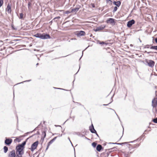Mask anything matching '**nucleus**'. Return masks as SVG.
<instances>
[{
  "instance_id": "nucleus-14",
  "label": "nucleus",
  "mask_w": 157,
  "mask_h": 157,
  "mask_svg": "<svg viewBox=\"0 0 157 157\" xmlns=\"http://www.w3.org/2000/svg\"><path fill=\"white\" fill-rule=\"evenodd\" d=\"M135 23V21L134 20H132L131 21H128L127 24V26L128 27H130Z\"/></svg>"
},
{
  "instance_id": "nucleus-21",
  "label": "nucleus",
  "mask_w": 157,
  "mask_h": 157,
  "mask_svg": "<svg viewBox=\"0 0 157 157\" xmlns=\"http://www.w3.org/2000/svg\"><path fill=\"white\" fill-rule=\"evenodd\" d=\"M79 9V8H75L74 9H71V12H77L78 10Z\"/></svg>"
},
{
  "instance_id": "nucleus-53",
  "label": "nucleus",
  "mask_w": 157,
  "mask_h": 157,
  "mask_svg": "<svg viewBox=\"0 0 157 157\" xmlns=\"http://www.w3.org/2000/svg\"><path fill=\"white\" fill-rule=\"evenodd\" d=\"M70 143H71V144L72 146L73 147V144H72V143H71V141H70Z\"/></svg>"
},
{
  "instance_id": "nucleus-58",
  "label": "nucleus",
  "mask_w": 157,
  "mask_h": 157,
  "mask_svg": "<svg viewBox=\"0 0 157 157\" xmlns=\"http://www.w3.org/2000/svg\"><path fill=\"white\" fill-rule=\"evenodd\" d=\"M106 144H105V143H104V144H103V145H104V146H105V145H106Z\"/></svg>"
},
{
  "instance_id": "nucleus-44",
  "label": "nucleus",
  "mask_w": 157,
  "mask_h": 157,
  "mask_svg": "<svg viewBox=\"0 0 157 157\" xmlns=\"http://www.w3.org/2000/svg\"><path fill=\"white\" fill-rule=\"evenodd\" d=\"M115 113H116V114L117 116L118 117V119H119L120 121H120V120L119 117L118 116V115H117V114L115 112Z\"/></svg>"
},
{
  "instance_id": "nucleus-8",
  "label": "nucleus",
  "mask_w": 157,
  "mask_h": 157,
  "mask_svg": "<svg viewBox=\"0 0 157 157\" xmlns=\"http://www.w3.org/2000/svg\"><path fill=\"white\" fill-rule=\"evenodd\" d=\"M146 62L147 63L148 66L151 67H153L155 64V62L151 60H147Z\"/></svg>"
},
{
  "instance_id": "nucleus-48",
  "label": "nucleus",
  "mask_w": 157,
  "mask_h": 157,
  "mask_svg": "<svg viewBox=\"0 0 157 157\" xmlns=\"http://www.w3.org/2000/svg\"><path fill=\"white\" fill-rule=\"evenodd\" d=\"M96 135L98 137H99V135H98V134H97V132H96V133H95Z\"/></svg>"
},
{
  "instance_id": "nucleus-5",
  "label": "nucleus",
  "mask_w": 157,
  "mask_h": 157,
  "mask_svg": "<svg viewBox=\"0 0 157 157\" xmlns=\"http://www.w3.org/2000/svg\"><path fill=\"white\" fill-rule=\"evenodd\" d=\"M13 140L12 139L6 137L5 140V144L8 146H9L12 142Z\"/></svg>"
},
{
  "instance_id": "nucleus-23",
  "label": "nucleus",
  "mask_w": 157,
  "mask_h": 157,
  "mask_svg": "<svg viewBox=\"0 0 157 157\" xmlns=\"http://www.w3.org/2000/svg\"><path fill=\"white\" fill-rule=\"evenodd\" d=\"M31 3L30 2H29L28 4V7L29 10L30 12L31 10Z\"/></svg>"
},
{
  "instance_id": "nucleus-18",
  "label": "nucleus",
  "mask_w": 157,
  "mask_h": 157,
  "mask_svg": "<svg viewBox=\"0 0 157 157\" xmlns=\"http://www.w3.org/2000/svg\"><path fill=\"white\" fill-rule=\"evenodd\" d=\"M127 142H124V143H111L109 142L108 143V144H116L117 145H122L123 144H127Z\"/></svg>"
},
{
  "instance_id": "nucleus-22",
  "label": "nucleus",
  "mask_w": 157,
  "mask_h": 157,
  "mask_svg": "<svg viewBox=\"0 0 157 157\" xmlns=\"http://www.w3.org/2000/svg\"><path fill=\"white\" fill-rule=\"evenodd\" d=\"M106 2L107 4L111 5L112 3V2L111 0H106Z\"/></svg>"
},
{
  "instance_id": "nucleus-37",
  "label": "nucleus",
  "mask_w": 157,
  "mask_h": 157,
  "mask_svg": "<svg viewBox=\"0 0 157 157\" xmlns=\"http://www.w3.org/2000/svg\"><path fill=\"white\" fill-rule=\"evenodd\" d=\"M90 5L92 6V7L93 8H94L95 7V5L94 4V3H91L90 4Z\"/></svg>"
},
{
  "instance_id": "nucleus-31",
  "label": "nucleus",
  "mask_w": 157,
  "mask_h": 157,
  "mask_svg": "<svg viewBox=\"0 0 157 157\" xmlns=\"http://www.w3.org/2000/svg\"><path fill=\"white\" fill-rule=\"evenodd\" d=\"M37 128H38V127H36V128H35L33 131H32L29 132H27V133L28 134V133H32L33 132L35 131L36 130H37Z\"/></svg>"
},
{
  "instance_id": "nucleus-43",
  "label": "nucleus",
  "mask_w": 157,
  "mask_h": 157,
  "mask_svg": "<svg viewBox=\"0 0 157 157\" xmlns=\"http://www.w3.org/2000/svg\"><path fill=\"white\" fill-rule=\"evenodd\" d=\"M55 126L56 127H61V128H62V127L61 126L59 125H55Z\"/></svg>"
},
{
  "instance_id": "nucleus-32",
  "label": "nucleus",
  "mask_w": 157,
  "mask_h": 157,
  "mask_svg": "<svg viewBox=\"0 0 157 157\" xmlns=\"http://www.w3.org/2000/svg\"><path fill=\"white\" fill-rule=\"evenodd\" d=\"M152 121L155 123H157V117L154 118Z\"/></svg>"
},
{
  "instance_id": "nucleus-46",
  "label": "nucleus",
  "mask_w": 157,
  "mask_h": 157,
  "mask_svg": "<svg viewBox=\"0 0 157 157\" xmlns=\"http://www.w3.org/2000/svg\"><path fill=\"white\" fill-rule=\"evenodd\" d=\"M145 47L147 48H149V45H146Z\"/></svg>"
},
{
  "instance_id": "nucleus-56",
  "label": "nucleus",
  "mask_w": 157,
  "mask_h": 157,
  "mask_svg": "<svg viewBox=\"0 0 157 157\" xmlns=\"http://www.w3.org/2000/svg\"><path fill=\"white\" fill-rule=\"evenodd\" d=\"M155 108V111H156V112H157V109L156 108Z\"/></svg>"
},
{
  "instance_id": "nucleus-34",
  "label": "nucleus",
  "mask_w": 157,
  "mask_h": 157,
  "mask_svg": "<svg viewBox=\"0 0 157 157\" xmlns=\"http://www.w3.org/2000/svg\"><path fill=\"white\" fill-rule=\"evenodd\" d=\"M23 15L22 13H20V14L19 18L20 19H22L23 17Z\"/></svg>"
},
{
  "instance_id": "nucleus-24",
  "label": "nucleus",
  "mask_w": 157,
  "mask_h": 157,
  "mask_svg": "<svg viewBox=\"0 0 157 157\" xmlns=\"http://www.w3.org/2000/svg\"><path fill=\"white\" fill-rule=\"evenodd\" d=\"M121 5V2L120 1L116 2V5L117 7H119Z\"/></svg>"
},
{
  "instance_id": "nucleus-19",
  "label": "nucleus",
  "mask_w": 157,
  "mask_h": 157,
  "mask_svg": "<svg viewBox=\"0 0 157 157\" xmlns=\"http://www.w3.org/2000/svg\"><path fill=\"white\" fill-rule=\"evenodd\" d=\"M57 137V136L54 137L53 139L50 140L49 142L48 143L50 145L52 144L56 140Z\"/></svg>"
},
{
  "instance_id": "nucleus-52",
  "label": "nucleus",
  "mask_w": 157,
  "mask_h": 157,
  "mask_svg": "<svg viewBox=\"0 0 157 157\" xmlns=\"http://www.w3.org/2000/svg\"><path fill=\"white\" fill-rule=\"evenodd\" d=\"M54 135H59V133H55Z\"/></svg>"
},
{
  "instance_id": "nucleus-45",
  "label": "nucleus",
  "mask_w": 157,
  "mask_h": 157,
  "mask_svg": "<svg viewBox=\"0 0 157 157\" xmlns=\"http://www.w3.org/2000/svg\"><path fill=\"white\" fill-rule=\"evenodd\" d=\"M155 42L157 43V38H155Z\"/></svg>"
},
{
  "instance_id": "nucleus-38",
  "label": "nucleus",
  "mask_w": 157,
  "mask_h": 157,
  "mask_svg": "<svg viewBox=\"0 0 157 157\" xmlns=\"http://www.w3.org/2000/svg\"><path fill=\"white\" fill-rule=\"evenodd\" d=\"M50 145L48 143V145H47V147L46 149V150H45V151H46L48 149L49 146Z\"/></svg>"
},
{
  "instance_id": "nucleus-17",
  "label": "nucleus",
  "mask_w": 157,
  "mask_h": 157,
  "mask_svg": "<svg viewBox=\"0 0 157 157\" xmlns=\"http://www.w3.org/2000/svg\"><path fill=\"white\" fill-rule=\"evenodd\" d=\"M103 149V148L101 144H98L96 147V150L99 152H100Z\"/></svg>"
},
{
  "instance_id": "nucleus-7",
  "label": "nucleus",
  "mask_w": 157,
  "mask_h": 157,
  "mask_svg": "<svg viewBox=\"0 0 157 157\" xmlns=\"http://www.w3.org/2000/svg\"><path fill=\"white\" fill-rule=\"evenodd\" d=\"M8 157H18L16 154L15 151L14 150H13L9 152Z\"/></svg>"
},
{
  "instance_id": "nucleus-1",
  "label": "nucleus",
  "mask_w": 157,
  "mask_h": 157,
  "mask_svg": "<svg viewBox=\"0 0 157 157\" xmlns=\"http://www.w3.org/2000/svg\"><path fill=\"white\" fill-rule=\"evenodd\" d=\"M29 138H27L25 141L23 142L21 144H18L15 147V153L18 157H22L24 154V149L25 146Z\"/></svg>"
},
{
  "instance_id": "nucleus-15",
  "label": "nucleus",
  "mask_w": 157,
  "mask_h": 157,
  "mask_svg": "<svg viewBox=\"0 0 157 157\" xmlns=\"http://www.w3.org/2000/svg\"><path fill=\"white\" fill-rule=\"evenodd\" d=\"M105 25H101L100 26L96 28V29L95 30V32L101 31L105 27Z\"/></svg>"
},
{
  "instance_id": "nucleus-25",
  "label": "nucleus",
  "mask_w": 157,
  "mask_h": 157,
  "mask_svg": "<svg viewBox=\"0 0 157 157\" xmlns=\"http://www.w3.org/2000/svg\"><path fill=\"white\" fill-rule=\"evenodd\" d=\"M40 134V132H39V131H37V133L35 134H33V135H32V136H29L28 138H29V139L30 138H31L32 137H33V136L35 135H39Z\"/></svg>"
},
{
  "instance_id": "nucleus-57",
  "label": "nucleus",
  "mask_w": 157,
  "mask_h": 157,
  "mask_svg": "<svg viewBox=\"0 0 157 157\" xmlns=\"http://www.w3.org/2000/svg\"><path fill=\"white\" fill-rule=\"evenodd\" d=\"M64 129L63 130H62V132H64Z\"/></svg>"
},
{
  "instance_id": "nucleus-41",
  "label": "nucleus",
  "mask_w": 157,
  "mask_h": 157,
  "mask_svg": "<svg viewBox=\"0 0 157 157\" xmlns=\"http://www.w3.org/2000/svg\"><path fill=\"white\" fill-rule=\"evenodd\" d=\"M140 146V144H136V147H139Z\"/></svg>"
},
{
  "instance_id": "nucleus-28",
  "label": "nucleus",
  "mask_w": 157,
  "mask_h": 157,
  "mask_svg": "<svg viewBox=\"0 0 157 157\" xmlns=\"http://www.w3.org/2000/svg\"><path fill=\"white\" fill-rule=\"evenodd\" d=\"M128 145H131L130 144H129ZM136 148V146H131L130 147H129V150H131V149H134V148Z\"/></svg>"
},
{
  "instance_id": "nucleus-54",
  "label": "nucleus",
  "mask_w": 157,
  "mask_h": 157,
  "mask_svg": "<svg viewBox=\"0 0 157 157\" xmlns=\"http://www.w3.org/2000/svg\"><path fill=\"white\" fill-rule=\"evenodd\" d=\"M68 139L70 141H71L70 140V138L69 137H68Z\"/></svg>"
},
{
  "instance_id": "nucleus-2",
  "label": "nucleus",
  "mask_w": 157,
  "mask_h": 157,
  "mask_svg": "<svg viewBox=\"0 0 157 157\" xmlns=\"http://www.w3.org/2000/svg\"><path fill=\"white\" fill-rule=\"evenodd\" d=\"M34 36L36 37L39 38L43 39H49L50 38V36L49 34H45L44 33L41 34L37 33L35 34Z\"/></svg>"
},
{
  "instance_id": "nucleus-42",
  "label": "nucleus",
  "mask_w": 157,
  "mask_h": 157,
  "mask_svg": "<svg viewBox=\"0 0 157 157\" xmlns=\"http://www.w3.org/2000/svg\"><path fill=\"white\" fill-rule=\"evenodd\" d=\"M111 102H111L110 103H109V104H103V106H107V105H108L110 103H111Z\"/></svg>"
},
{
  "instance_id": "nucleus-16",
  "label": "nucleus",
  "mask_w": 157,
  "mask_h": 157,
  "mask_svg": "<svg viewBox=\"0 0 157 157\" xmlns=\"http://www.w3.org/2000/svg\"><path fill=\"white\" fill-rule=\"evenodd\" d=\"M11 4L8 3L6 9V10L8 13H10L11 12Z\"/></svg>"
},
{
  "instance_id": "nucleus-35",
  "label": "nucleus",
  "mask_w": 157,
  "mask_h": 157,
  "mask_svg": "<svg viewBox=\"0 0 157 157\" xmlns=\"http://www.w3.org/2000/svg\"><path fill=\"white\" fill-rule=\"evenodd\" d=\"M117 6H115L114 7V10L113 11V12H116L117 10Z\"/></svg>"
},
{
  "instance_id": "nucleus-10",
  "label": "nucleus",
  "mask_w": 157,
  "mask_h": 157,
  "mask_svg": "<svg viewBox=\"0 0 157 157\" xmlns=\"http://www.w3.org/2000/svg\"><path fill=\"white\" fill-rule=\"evenodd\" d=\"M89 130L92 133H96V131L95 129L92 124L89 127Z\"/></svg>"
},
{
  "instance_id": "nucleus-39",
  "label": "nucleus",
  "mask_w": 157,
  "mask_h": 157,
  "mask_svg": "<svg viewBox=\"0 0 157 157\" xmlns=\"http://www.w3.org/2000/svg\"><path fill=\"white\" fill-rule=\"evenodd\" d=\"M45 138V137H44L43 136H42L41 137V140L43 141Z\"/></svg>"
},
{
  "instance_id": "nucleus-9",
  "label": "nucleus",
  "mask_w": 157,
  "mask_h": 157,
  "mask_svg": "<svg viewBox=\"0 0 157 157\" xmlns=\"http://www.w3.org/2000/svg\"><path fill=\"white\" fill-rule=\"evenodd\" d=\"M152 106L153 108H156L157 106V98H154L152 101Z\"/></svg>"
},
{
  "instance_id": "nucleus-6",
  "label": "nucleus",
  "mask_w": 157,
  "mask_h": 157,
  "mask_svg": "<svg viewBox=\"0 0 157 157\" xmlns=\"http://www.w3.org/2000/svg\"><path fill=\"white\" fill-rule=\"evenodd\" d=\"M115 148V147H113V148L109 149L108 150H110L109 152H104L101 154V157H108L110 153L111 152L112 150L113 149Z\"/></svg>"
},
{
  "instance_id": "nucleus-36",
  "label": "nucleus",
  "mask_w": 157,
  "mask_h": 157,
  "mask_svg": "<svg viewBox=\"0 0 157 157\" xmlns=\"http://www.w3.org/2000/svg\"><path fill=\"white\" fill-rule=\"evenodd\" d=\"M73 102H74V103H76L77 104H78L79 105H81V106H82L84 107V105H82V104H81L80 103H79V102H75L74 101H73Z\"/></svg>"
},
{
  "instance_id": "nucleus-47",
  "label": "nucleus",
  "mask_w": 157,
  "mask_h": 157,
  "mask_svg": "<svg viewBox=\"0 0 157 157\" xmlns=\"http://www.w3.org/2000/svg\"><path fill=\"white\" fill-rule=\"evenodd\" d=\"M113 4H114L115 5H116V2H115V1H114L113 2Z\"/></svg>"
},
{
  "instance_id": "nucleus-61",
  "label": "nucleus",
  "mask_w": 157,
  "mask_h": 157,
  "mask_svg": "<svg viewBox=\"0 0 157 157\" xmlns=\"http://www.w3.org/2000/svg\"><path fill=\"white\" fill-rule=\"evenodd\" d=\"M109 109H111V110H113V109H111V108H109Z\"/></svg>"
},
{
  "instance_id": "nucleus-12",
  "label": "nucleus",
  "mask_w": 157,
  "mask_h": 157,
  "mask_svg": "<svg viewBox=\"0 0 157 157\" xmlns=\"http://www.w3.org/2000/svg\"><path fill=\"white\" fill-rule=\"evenodd\" d=\"M89 130L92 133H96V131L95 129L92 124L89 127Z\"/></svg>"
},
{
  "instance_id": "nucleus-30",
  "label": "nucleus",
  "mask_w": 157,
  "mask_h": 157,
  "mask_svg": "<svg viewBox=\"0 0 157 157\" xmlns=\"http://www.w3.org/2000/svg\"><path fill=\"white\" fill-rule=\"evenodd\" d=\"M21 141V140L20 139L18 138H17L16 139H15L14 140V142H16V141H17L18 142H19Z\"/></svg>"
},
{
  "instance_id": "nucleus-59",
  "label": "nucleus",
  "mask_w": 157,
  "mask_h": 157,
  "mask_svg": "<svg viewBox=\"0 0 157 157\" xmlns=\"http://www.w3.org/2000/svg\"><path fill=\"white\" fill-rule=\"evenodd\" d=\"M132 152H129V153H130V154H132Z\"/></svg>"
},
{
  "instance_id": "nucleus-62",
  "label": "nucleus",
  "mask_w": 157,
  "mask_h": 157,
  "mask_svg": "<svg viewBox=\"0 0 157 157\" xmlns=\"http://www.w3.org/2000/svg\"><path fill=\"white\" fill-rule=\"evenodd\" d=\"M122 136H121V138H120V139H119V140H120L122 137Z\"/></svg>"
},
{
  "instance_id": "nucleus-33",
  "label": "nucleus",
  "mask_w": 157,
  "mask_h": 157,
  "mask_svg": "<svg viewBox=\"0 0 157 157\" xmlns=\"http://www.w3.org/2000/svg\"><path fill=\"white\" fill-rule=\"evenodd\" d=\"M3 4V0H0V7H1Z\"/></svg>"
},
{
  "instance_id": "nucleus-63",
  "label": "nucleus",
  "mask_w": 157,
  "mask_h": 157,
  "mask_svg": "<svg viewBox=\"0 0 157 157\" xmlns=\"http://www.w3.org/2000/svg\"><path fill=\"white\" fill-rule=\"evenodd\" d=\"M128 154H129V152H128V153L127 154V155H128Z\"/></svg>"
},
{
  "instance_id": "nucleus-27",
  "label": "nucleus",
  "mask_w": 157,
  "mask_h": 157,
  "mask_svg": "<svg viewBox=\"0 0 157 157\" xmlns=\"http://www.w3.org/2000/svg\"><path fill=\"white\" fill-rule=\"evenodd\" d=\"M150 48L157 50V46H152Z\"/></svg>"
},
{
  "instance_id": "nucleus-3",
  "label": "nucleus",
  "mask_w": 157,
  "mask_h": 157,
  "mask_svg": "<svg viewBox=\"0 0 157 157\" xmlns=\"http://www.w3.org/2000/svg\"><path fill=\"white\" fill-rule=\"evenodd\" d=\"M75 34L78 37H81L85 36L86 35V33L83 31H78L75 32Z\"/></svg>"
},
{
  "instance_id": "nucleus-13",
  "label": "nucleus",
  "mask_w": 157,
  "mask_h": 157,
  "mask_svg": "<svg viewBox=\"0 0 157 157\" xmlns=\"http://www.w3.org/2000/svg\"><path fill=\"white\" fill-rule=\"evenodd\" d=\"M106 22L107 23H110L111 24L113 25L115 24V19L112 18H109L108 19V20L106 21Z\"/></svg>"
},
{
  "instance_id": "nucleus-40",
  "label": "nucleus",
  "mask_w": 157,
  "mask_h": 157,
  "mask_svg": "<svg viewBox=\"0 0 157 157\" xmlns=\"http://www.w3.org/2000/svg\"><path fill=\"white\" fill-rule=\"evenodd\" d=\"M100 44H106V43L104 42H100Z\"/></svg>"
},
{
  "instance_id": "nucleus-4",
  "label": "nucleus",
  "mask_w": 157,
  "mask_h": 157,
  "mask_svg": "<svg viewBox=\"0 0 157 157\" xmlns=\"http://www.w3.org/2000/svg\"><path fill=\"white\" fill-rule=\"evenodd\" d=\"M39 143L38 141L33 143L31 145V147L30 148V150L32 151H33L37 147Z\"/></svg>"
},
{
  "instance_id": "nucleus-26",
  "label": "nucleus",
  "mask_w": 157,
  "mask_h": 157,
  "mask_svg": "<svg viewBox=\"0 0 157 157\" xmlns=\"http://www.w3.org/2000/svg\"><path fill=\"white\" fill-rule=\"evenodd\" d=\"M46 130L45 131H43L42 132V136H43L44 137H45L46 136Z\"/></svg>"
},
{
  "instance_id": "nucleus-11",
  "label": "nucleus",
  "mask_w": 157,
  "mask_h": 157,
  "mask_svg": "<svg viewBox=\"0 0 157 157\" xmlns=\"http://www.w3.org/2000/svg\"><path fill=\"white\" fill-rule=\"evenodd\" d=\"M89 130L92 133H96V131L95 129L92 124L89 127Z\"/></svg>"
},
{
  "instance_id": "nucleus-51",
  "label": "nucleus",
  "mask_w": 157,
  "mask_h": 157,
  "mask_svg": "<svg viewBox=\"0 0 157 157\" xmlns=\"http://www.w3.org/2000/svg\"><path fill=\"white\" fill-rule=\"evenodd\" d=\"M60 18V17H58L55 18H57L59 19V18Z\"/></svg>"
},
{
  "instance_id": "nucleus-20",
  "label": "nucleus",
  "mask_w": 157,
  "mask_h": 157,
  "mask_svg": "<svg viewBox=\"0 0 157 157\" xmlns=\"http://www.w3.org/2000/svg\"><path fill=\"white\" fill-rule=\"evenodd\" d=\"M3 150H4V153H6L8 150V147L6 146H4L3 147Z\"/></svg>"
},
{
  "instance_id": "nucleus-60",
  "label": "nucleus",
  "mask_w": 157,
  "mask_h": 157,
  "mask_svg": "<svg viewBox=\"0 0 157 157\" xmlns=\"http://www.w3.org/2000/svg\"><path fill=\"white\" fill-rule=\"evenodd\" d=\"M70 13V12H69L68 11H67V13Z\"/></svg>"
},
{
  "instance_id": "nucleus-50",
  "label": "nucleus",
  "mask_w": 157,
  "mask_h": 157,
  "mask_svg": "<svg viewBox=\"0 0 157 157\" xmlns=\"http://www.w3.org/2000/svg\"><path fill=\"white\" fill-rule=\"evenodd\" d=\"M85 139H87V140H89V139L88 138H87L86 137H85Z\"/></svg>"
},
{
  "instance_id": "nucleus-29",
  "label": "nucleus",
  "mask_w": 157,
  "mask_h": 157,
  "mask_svg": "<svg viewBox=\"0 0 157 157\" xmlns=\"http://www.w3.org/2000/svg\"><path fill=\"white\" fill-rule=\"evenodd\" d=\"M97 145V143L96 142H93L92 144V145L94 147H96Z\"/></svg>"
},
{
  "instance_id": "nucleus-49",
  "label": "nucleus",
  "mask_w": 157,
  "mask_h": 157,
  "mask_svg": "<svg viewBox=\"0 0 157 157\" xmlns=\"http://www.w3.org/2000/svg\"><path fill=\"white\" fill-rule=\"evenodd\" d=\"M137 140H134V141H131V142H130V143H132V142H135V141H137Z\"/></svg>"
},
{
  "instance_id": "nucleus-55",
  "label": "nucleus",
  "mask_w": 157,
  "mask_h": 157,
  "mask_svg": "<svg viewBox=\"0 0 157 157\" xmlns=\"http://www.w3.org/2000/svg\"><path fill=\"white\" fill-rule=\"evenodd\" d=\"M62 89L63 90H66V91H68V90H66L65 89Z\"/></svg>"
},
{
  "instance_id": "nucleus-64",
  "label": "nucleus",
  "mask_w": 157,
  "mask_h": 157,
  "mask_svg": "<svg viewBox=\"0 0 157 157\" xmlns=\"http://www.w3.org/2000/svg\"><path fill=\"white\" fill-rule=\"evenodd\" d=\"M63 134H61L60 135V136H62Z\"/></svg>"
}]
</instances>
